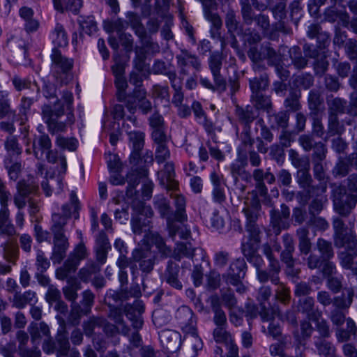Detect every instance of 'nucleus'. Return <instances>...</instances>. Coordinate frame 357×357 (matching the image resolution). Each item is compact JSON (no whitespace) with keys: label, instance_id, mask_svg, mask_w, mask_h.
<instances>
[{"label":"nucleus","instance_id":"nucleus-1","mask_svg":"<svg viewBox=\"0 0 357 357\" xmlns=\"http://www.w3.org/2000/svg\"><path fill=\"white\" fill-rule=\"evenodd\" d=\"M63 114L64 109L62 105H60L59 100L54 103V109L48 105L43 106L42 117L50 133L64 132L67 126L72 125L75 122V116L72 111L67 113L66 120L64 121L60 120Z\"/></svg>","mask_w":357,"mask_h":357},{"label":"nucleus","instance_id":"nucleus-2","mask_svg":"<svg viewBox=\"0 0 357 357\" xmlns=\"http://www.w3.org/2000/svg\"><path fill=\"white\" fill-rule=\"evenodd\" d=\"M223 56L220 52H213L208 58V68L213 76L214 84L208 78L201 77L200 84L212 91L224 92L227 90V82L220 73Z\"/></svg>","mask_w":357,"mask_h":357},{"label":"nucleus","instance_id":"nucleus-3","mask_svg":"<svg viewBox=\"0 0 357 357\" xmlns=\"http://www.w3.org/2000/svg\"><path fill=\"white\" fill-rule=\"evenodd\" d=\"M51 59L54 77L61 84H66L72 78L70 72L74 64L73 59L63 56L56 48L53 49Z\"/></svg>","mask_w":357,"mask_h":357},{"label":"nucleus","instance_id":"nucleus-4","mask_svg":"<svg viewBox=\"0 0 357 357\" xmlns=\"http://www.w3.org/2000/svg\"><path fill=\"white\" fill-rule=\"evenodd\" d=\"M202 5L205 18L211 24L210 33L213 38L218 39L221 42L222 47L225 45L224 38L221 35L222 21L220 15L213 13L218 7L215 0H199Z\"/></svg>","mask_w":357,"mask_h":357},{"label":"nucleus","instance_id":"nucleus-5","mask_svg":"<svg viewBox=\"0 0 357 357\" xmlns=\"http://www.w3.org/2000/svg\"><path fill=\"white\" fill-rule=\"evenodd\" d=\"M335 230V245L337 247H345L349 250H354L356 245V238L352 234L349 232L342 220L336 218L333 220Z\"/></svg>","mask_w":357,"mask_h":357},{"label":"nucleus","instance_id":"nucleus-6","mask_svg":"<svg viewBox=\"0 0 357 357\" xmlns=\"http://www.w3.org/2000/svg\"><path fill=\"white\" fill-rule=\"evenodd\" d=\"M133 260L139 263V270L144 274H149L154 268L157 259L156 255L151 251V247L136 248L132 252Z\"/></svg>","mask_w":357,"mask_h":357},{"label":"nucleus","instance_id":"nucleus-7","mask_svg":"<svg viewBox=\"0 0 357 357\" xmlns=\"http://www.w3.org/2000/svg\"><path fill=\"white\" fill-rule=\"evenodd\" d=\"M38 190V185L33 181H20L17 185V192L14 195L13 201L19 210L25 207L31 195H35Z\"/></svg>","mask_w":357,"mask_h":357},{"label":"nucleus","instance_id":"nucleus-8","mask_svg":"<svg viewBox=\"0 0 357 357\" xmlns=\"http://www.w3.org/2000/svg\"><path fill=\"white\" fill-rule=\"evenodd\" d=\"M271 226L275 235H279L282 230L289 227V218L290 216L289 208L284 204L280 206V211L272 209L270 211Z\"/></svg>","mask_w":357,"mask_h":357},{"label":"nucleus","instance_id":"nucleus-9","mask_svg":"<svg viewBox=\"0 0 357 357\" xmlns=\"http://www.w3.org/2000/svg\"><path fill=\"white\" fill-rule=\"evenodd\" d=\"M177 325L183 333L195 331L197 320L192 310L188 306L183 305L178 308L175 314Z\"/></svg>","mask_w":357,"mask_h":357},{"label":"nucleus","instance_id":"nucleus-10","mask_svg":"<svg viewBox=\"0 0 357 357\" xmlns=\"http://www.w3.org/2000/svg\"><path fill=\"white\" fill-rule=\"evenodd\" d=\"M243 212L246 217V223L256 222L260 215L261 203L257 191L249 192V197L244 202Z\"/></svg>","mask_w":357,"mask_h":357},{"label":"nucleus","instance_id":"nucleus-11","mask_svg":"<svg viewBox=\"0 0 357 357\" xmlns=\"http://www.w3.org/2000/svg\"><path fill=\"white\" fill-rule=\"evenodd\" d=\"M268 270L257 268V277L261 283H265L270 280L272 284L279 283V273L281 271V266L279 261L275 258L268 259Z\"/></svg>","mask_w":357,"mask_h":357},{"label":"nucleus","instance_id":"nucleus-12","mask_svg":"<svg viewBox=\"0 0 357 357\" xmlns=\"http://www.w3.org/2000/svg\"><path fill=\"white\" fill-rule=\"evenodd\" d=\"M161 343L168 352L174 353L177 351L181 346V334L173 330L165 329L160 333Z\"/></svg>","mask_w":357,"mask_h":357},{"label":"nucleus","instance_id":"nucleus-13","mask_svg":"<svg viewBox=\"0 0 357 357\" xmlns=\"http://www.w3.org/2000/svg\"><path fill=\"white\" fill-rule=\"evenodd\" d=\"M53 236L52 259L54 263L60 264L66 257L69 247L68 239L65 234L53 235Z\"/></svg>","mask_w":357,"mask_h":357},{"label":"nucleus","instance_id":"nucleus-14","mask_svg":"<svg viewBox=\"0 0 357 357\" xmlns=\"http://www.w3.org/2000/svg\"><path fill=\"white\" fill-rule=\"evenodd\" d=\"M178 66L181 69V73L188 75V66H192L196 70L201 68V62L198 57L188 52L187 50H182L181 54L176 56Z\"/></svg>","mask_w":357,"mask_h":357},{"label":"nucleus","instance_id":"nucleus-15","mask_svg":"<svg viewBox=\"0 0 357 357\" xmlns=\"http://www.w3.org/2000/svg\"><path fill=\"white\" fill-rule=\"evenodd\" d=\"M179 271V265L173 261L169 260L167 263L166 269L162 274L163 280L173 288L178 290L183 288L182 283L178 279Z\"/></svg>","mask_w":357,"mask_h":357},{"label":"nucleus","instance_id":"nucleus-16","mask_svg":"<svg viewBox=\"0 0 357 357\" xmlns=\"http://www.w3.org/2000/svg\"><path fill=\"white\" fill-rule=\"evenodd\" d=\"M174 165L172 162H167L165 165L164 169L159 173L160 183L167 190H176L178 183L174 179Z\"/></svg>","mask_w":357,"mask_h":357},{"label":"nucleus","instance_id":"nucleus-17","mask_svg":"<svg viewBox=\"0 0 357 357\" xmlns=\"http://www.w3.org/2000/svg\"><path fill=\"white\" fill-rule=\"evenodd\" d=\"M146 238L156 247L161 257H172V250L171 248L166 245L164 238L158 233L150 232L146 234Z\"/></svg>","mask_w":357,"mask_h":357},{"label":"nucleus","instance_id":"nucleus-18","mask_svg":"<svg viewBox=\"0 0 357 357\" xmlns=\"http://www.w3.org/2000/svg\"><path fill=\"white\" fill-rule=\"evenodd\" d=\"M128 135L133 149L130 158L135 160H138L144 146L145 134L141 131H133L128 132Z\"/></svg>","mask_w":357,"mask_h":357},{"label":"nucleus","instance_id":"nucleus-19","mask_svg":"<svg viewBox=\"0 0 357 357\" xmlns=\"http://www.w3.org/2000/svg\"><path fill=\"white\" fill-rule=\"evenodd\" d=\"M15 234V228L9 220L8 208L2 207L0 210V235L13 236Z\"/></svg>","mask_w":357,"mask_h":357},{"label":"nucleus","instance_id":"nucleus-20","mask_svg":"<svg viewBox=\"0 0 357 357\" xmlns=\"http://www.w3.org/2000/svg\"><path fill=\"white\" fill-rule=\"evenodd\" d=\"M34 155L38 159L43 158L45 151H47L52 147V142L50 137L46 134H42L36 137L33 141Z\"/></svg>","mask_w":357,"mask_h":357},{"label":"nucleus","instance_id":"nucleus-21","mask_svg":"<svg viewBox=\"0 0 357 357\" xmlns=\"http://www.w3.org/2000/svg\"><path fill=\"white\" fill-rule=\"evenodd\" d=\"M81 289V284L75 277H70L67 280V285L63 288V295L68 301L74 303L78 294L77 291Z\"/></svg>","mask_w":357,"mask_h":357},{"label":"nucleus","instance_id":"nucleus-22","mask_svg":"<svg viewBox=\"0 0 357 357\" xmlns=\"http://www.w3.org/2000/svg\"><path fill=\"white\" fill-rule=\"evenodd\" d=\"M36 294L31 290L26 291L23 294L16 291L13 296V304L17 308H24L27 304H31L36 302Z\"/></svg>","mask_w":357,"mask_h":357},{"label":"nucleus","instance_id":"nucleus-23","mask_svg":"<svg viewBox=\"0 0 357 357\" xmlns=\"http://www.w3.org/2000/svg\"><path fill=\"white\" fill-rule=\"evenodd\" d=\"M195 250L190 243L178 242L176 244L172 257L180 261L183 257L192 258Z\"/></svg>","mask_w":357,"mask_h":357},{"label":"nucleus","instance_id":"nucleus-24","mask_svg":"<svg viewBox=\"0 0 357 357\" xmlns=\"http://www.w3.org/2000/svg\"><path fill=\"white\" fill-rule=\"evenodd\" d=\"M247 165V158L245 155H238V158L231 165V173L236 179L240 175H245L246 181H248L251 178L250 174L244 169Z\"/></svg>","mask_w":357,"mask_h":357},{"label":"nucleus","instance_id":"nucleus-25","mask_svg":"<svg viewBox=\"0 0 357 357\" xmlns=\"http://www.w3.org/2000/svg\"><path fill=\"white\" fill-rule=\"evenodd\" d=\"M79 210V199L75 192H71L70 195L69 203L65 204L61 207L62 213L61 215L66 217L70 219L72 213H78ZM75 218H78V214L75 216Z\"/></svg>","mask_w":357,"mask_h":357},{"label":"nucleus","instance_id":"nucleus-26","mask_svg":"<svg viewBox=\"0 0 357 357\" xmlns=\"http://www.w3.org/2000/svg\"><path fill=\"white\" fill-rule=\"evenodd\" d=\"M151 221L148 219L143 218L142 216L132 218L131 220V225L133 233L135 235H141L145 233V236L149 234L151 228Z\"/></svg>","mask_w":357,"mask_h":357},{"label":"nucleus","instance_id":"nucleus-27","mask_svg":"<svg viewBox=\"0 0 357 357\" xmlns=\"http://www.w3.org/2000/svg\"><path fill=\"white\" fill-rule=\"evenodd\" d=\"M266 172L262 169H255L252 172V177L256 182L255 188L257 195L261 197H266L268 194V189L264 182L265 178Z\"/></svg>","mask_w":357,"mask_h":357},{"label":"nucleus","instance_id":"nucleus-28","mask_svg":"<svg viewBox=\"0 0 357 357\" xmlns=\"http://www.w3.org/2000/svg\"><path fill=\"white\" fill-rule=\"evenodd\" d=\"M68 220L66 217L61 215V213H53L52 215V224L50 228L53 235L65 234L64 227Z\"/></svg>","mask_w":357,"mask_h":357},{"label":"nucleus","instance_id":"nucleus-29","mask_svg":"<svg viewBox=\"0 0 357 357\" xmlns=\"http://www.w3.org/2000/svg\"><path fill=\"white\" fill-rule=\"evenodd\" d=\"M184 340L187 341L189 347L193 350L194 356H197L198 351L203 347L202 339L198 335L197 328H195V331L185 333Z\"/></svg>","mask_w":357,"mask_h":357},{"label":"nucleus","instance_id":"nucleus-30","mask_svg":"<svg viewBox=\"0 0 357 357\" xmlns=\"http://www.w3.org/2000/svg\"><path fill=\"white\" fill-rule=\"evenodd\" d=\"M309 171L310 167H304L298 169L296 174V179L298 185L308 192H310V188H312V178Z\"/></svg>","mask_w":357,"mask_h":357},{"label":"nucleus","instance_id":"nucleus-31","mask_svg":"<svg viewBox=\"0 0 357 357\" xmlns=\"http://www.w3.org/2000/svg\"><path fill=\"white\" fill-rule=\"evenodd\" d=\"M235 113L239 121L245 125H249L256 119V115L250 106L242 107L236 105Z\"/></svg>","mask_w":357,"mask_h":357},{"label":"nucleus","instance_id":"nucleus-32","mask_svg":"<svg viewBox=\"0 0 357 357\" xmlns=\"http://www.w3.org/2000/svg\"><path fill=\"white\" fill-rule=\"evenodd\" d=\"M128 23L135 30V33L140 38H144L146 34V30L141 22L139 16L134 13L129 12L126 15Z\"/></svg>","mask_w":357,"mask_h":357},{"label":"nucleus","instance_id":"nucleus-33","mask_svg":"<svg viewBox=\"0 0 357 357\" xmlns=\"http://www.w3.org/2000/svg\"><path fill=\"white\" fill-rule=\"evenodd\" d=\"M248 56L253 62L254 70H259L261 68H264L263 66L259 65V63L266 59V55L264 50H259L257 46H252L248 51Z\"/></svg>","mask_w":357,"mask_h":357},{"label":"nucleus","instance_id":"nucleus-34","mask_svg":"<svg viewBox=\"0 0 357 357\" xmlns=\"http://www.w3.org/2000/svg\"><path fill=\"white\" fill-rule=\"evenodd\" d=\"M239 24L235 11L229 9L225 15V25L229 33L240 34L242 29Z\"/></svg>","mask_w":357,"mask_h":357},{"label":"nucleus","instance_id":"nucleus-35","mask_svg":"<svg viewBox=\"0 0 357 357\" xmlns=\"http://www.w3.org/2000/svg\"><path fill=\"white\" fill-rule=\"evenodd\" d=\"M250 86L252 94L261 93L268 86V78L266 73L261 75L259 77H255L250 80Z\"/></svg>","mask_w":357,"mask_h":357},{"label":"nucleus","instance_id":"nucleus-36","mask_svg":"<svg viewBox=\"0 0 357 357\" xmlns=\"http://www.w3.org/2000/svg\"><path fill=\"white\" fill-rule=\"evenodd\" d=\"M299 310L306 314L310 319L315 320L317 314L314 312V301L312 297H305L299 301Z\"/></svg>","mask_w":357,"mask_h":357},{"label":"nucleus","instance_id":"nucleus-37","mask_svg":"<svg viewBox=\"0 0 357 357\" xmlns=\"http://www.w3.org/2000/svg\"><path fill=\"white\" fill-rule=\"evenodd\" d=\"M312 324L307 321H303L301 323V331L296 330L294 331V336L300 344L310 338L313 332Z\"/></svg>","mask_w":357,"mask_h":357},{"label":"nucleus","instance_id":"nucleus-38","mask_svg":"<svg viewBox=\"0 0 357 357\" xmlns=\"http://www.w3.org/2000/svg\"><path fill=\"white\" fill-rule=\"evenodd\" d=\"M175 201L176 211L175 218L179 222H183L187 219L185 214V199L183 196L178 194L172 195Z\"/></svg>","mask_w":357,"mask_h":357},{"label":"nucleus","instance_id":"nucleus-39","mask_svg":"<svg viewBox=\"0 0 357 357\" xmlns=\"http://www.w3.org/2000/svg\"><path fill=\"white\" fill-rule=\"evenodd\" d=\"M241 14L243 22L247 25H250L254 22L255 17L254 10L249 0H240Z\"/></svg>","mask_w":357,"mask_h":357},{"label":"nucleus","instance_id":"nucleus-40","mask_svg":"<svg viewBox=\"0 0 357 357\" xmlns=\"http://www.w3.org/2000/svg\"><path fill=\"white\" fill-rule=\"evenodd\" d=\"M100 270V266L94 261H89L84 267L79 270L78 276L82 281L87 282L91 275L99 272Z\"/></svg>","mask_w":357,"mask_h":357},{"label":"nucleus","instance_id":"nucleus-41","mask_svg":"<svg viewBox=\"0 0 357 357\" xmlns=\"http://www.w3.org/2000/svg\"><path fill=\"white\" fill-rule=\"evenodd\" d=\"M344 131V125L339 121L338 116L335 114H329L328 123V133L331 136L340 135Z\"/></svg>","mask_w":357,"mask_h":357},{"label":"nucleus","instance_id":"nucleus-42","mask_svg":"<svg viewBox=\"0 0 357 357\" xmlns=\"http://www.w3.org/2000/svg\"><path fill=\"white\" fill-rule=\"evenodd\" d=\"M125 312L126 317L131 321L133 328L139 330L142 328L144 321L139 312H137L132 306H126Z\"/></svg>","mask_w":357,"mask_h":357},{"label":"nucleus","instance_id":"nucleus-43","mask_svg":"<svg viewBox=\"0 0 357 357\" xmlns=\"http://www.w3.org/2000/svg\"><path fill=\"white\" fill-rule=\"evenodd\" d=\"M289 158L291 165L297 169L310 167V160L307 157H301L294 149L289 151Z\"/></svg>","mask_w":357,"mask_h":357},{"label":"nucleus","instance_id":"nucleus-44","mask_svg":"<svg viewBox=\"0 0 357 357\" xmlns=\"http://www.w3.org/2000/svg\"><path fill=\"white\" fill-rule=\"evenodd\" d=\"M53 41L58 47H66L68 45V36L61 24H56L53 31Z\"/></svg>","mask_w":357,"mask_h":357},{"label":"nucleus","instance_id":"nucleus-45","mask_svg":"<svg viewBox=\"0 0 357 357\" xmlns=\"http://www.w3.org/2000/svg\"><path fill=\"white\" fill-rule=\"evenodd\" d=\"M315 346L318 354L324 357H332L335 351V347L332 344L325 340L319 339L315 342Z\"/></svg>","mask_w":357,"mask_h":357},{"label":"nucleus","instance_id":"nucleus-46","mask_svg":"<svg viewBox=\"0 0 357 357\" xmlns=\"http://www.w3.org/2000/svg\"><path fill=\"white\" fill-rule=\"evenodd\" d=\"M317 246L321 253V257L323 261L329 260L333 257V250L331 242L323 238H319Z\"/></svg>","mask_w":357,"mask_h":357},{"label":"nucleus","instance_id":"nucleus-47","mask_svg":"<svg viewBox=\"0 0 357 357\" xmlns=\"http://www.w3.org/2000/svg\"><path fill=\"white\" fill-rule=\"evenodd\" d=\"M347 101L340 98H334L328 100L329 114H335L345 112Z\"/></svg>","mask_w":357,"mask_h":357},{"label":"nucleus","instance_id":"nucleus-48","mask_svg":"<svg viewBox=\"0 0 357 357\" xmlns=\"http://www.w3.org/2000/svg\"><path fill=\"white\" fill-rule=\"evenodd\" d=\"M109 317L121 327V333L123 335H128L130 332V328L126 326L123 319L122 312L119 308H113L110 310Z\"/></svg>","mask_w":357,"mask_h":357},{"label":"nucleus","instance_id":"nucleus-49","mask_svg":"<svg viewBox=\"0 0 357 357\" xmlns=\"http://www.w3.org/2000/svg\"><path fill=\"white\" fill-rule=\"evenodd\" d=\"M259 316L263 321L273 322V321L275 317L282 319V314L278 307L267 308L264 305H261Z\"/></svg>","mask_w":357,"mask_h":357},{"label":"nucleus","instance_id":"nucleus-50","mask_svg":"<svg viewBox=\"0 0 357 357\" xmlns=\"http://www.w3.org/2000/svg\"><path fill=\"white\" fill-rule=\"evenodd\" d=\"M56 144L62 149H68L70 151H74L78 146L77 140L74 137H65L59 135L56 139Z\"/></svg>","mask_w":357,"mask_h":357},{"label":"nucleus","instance_id":"nucleus-51","mask_svg":"<svg viewBox=\"0 0 357 357\" xmlns=\"http://www.w3.org/2000/svg\"><path fill=\"white\" fill-rule=\"evenodd\" d=\"M46 159L50 163H59L61 165V172L64 174L66 171L67 163L66 158L63 155H58V152L51 149L47 151Z\"/></svg>","mask_w":357,"mask_h":357},{"label":"nucleus","instance_id":"nucleus-52","mask_svg":"<svg viewBox=\"0 0 357 357\" xmlns=\"http://www.w3.org/2000/svg\"><path fill=\"white\" fill-rule=\"evenodd\" d=\"M277 286L275 289V298L277 301L286 304L290 300V290L279 280L278 284H274Z\"/></svg>","mask_w":357,"mask_h":357},{"label":"nucleus","instance_id":"nucleus-53","mask_svg":"<svg viewBox=\"0 0 357 357\" xmlns=\"http://www.w3.org/2000/svg\"><path fill=\"white\" fill-rule=\"evenodd\" d=\"M225 328L226 326H218L214 329L213 335L215 342L227 344L234 340L231 334L226 331Z\"/></svg>","mask_w":357,"mask_h":357},{"label":"nucleus","instance_id":"nucleus-54","mask_svg":"<svg viewBox=\"0 0 357 357\" xmlns=\"http://www.w3.org/2000/svg\"><path fill=\"white\" fill-rule=\"evenodd\" d=\"M95 295L90 290H86L82 293V300L81 305L83 307L84 314L87 315L91 311V307L93 305Z\"/></svg>","mask_w":357,"mask_h":357},{"label":"nucleus","instance_id":"nucleus-55","mask_svg":"<svg viewBox=\"0 0 357 357\" xmlns=\"http://www.w3.org/2000/svg\"><path fill=\"white\" fill-rule=\"evenodd\" d=\"M290 56L294 65L298 69L304 68L307 63V61L304 58L298 47H294L290 50Z\"/></svg>","mask_w":357,"mask_h":357},{"label":"nucleus","instance_id":"nucleus-56","mask_svg":"<svg viewBox=\"0 0 357 357\" xmlns=\"http://www.w3.org/2000/svg\"><path fill=\"white\" fill-rule=\"evenodd\" d=\"M344 51L348 59L357 63V40L350 38L344 45Z\"/></svg>","mask_w":357,"mask_h":357},{"label":"nucleus","instance_id":"nucleus-57","mask_svg":"<svg viewBox=\"0 0 357 357\" xmlns=\"http://www.w3.org/2000/svg\"><path fill=\"white\" fill-rule=\"evenodd\" d=\"M312 155V162H323L326 157L327 149L326 145L319 142L314 144Z\"/></svg>","mask_w":357,"mask_h":357},{"label":"nucleus","instance_id":"nucleus-58","mask_svg":"<svg viewBox=\"0 0 357 357\" xmlns=\"http://www.w3.org/2000/svg\"><path fill=\"white\" fill-rule=\"evenodd\" d=\"M155 158L158 163H163L170 158V151L167 144L155 146Z\"/></svg>","mask_w":357,"mask_h":357},{"label":"nucleus","instance_id":"nucleus-59","mask_svg":"<svg viewBox=\"0 0 357 357\" xmlns=\"http://www.w3.org/2000/svg\"><path fill=\"white\" fill-rule=\"evenodd\" d=\"M88 252L87 249L84 243L81 241L74 248L72 252L69 255V257L73 258L74 260L80 263V261L87 257Z\"/></svg>","mask_w":357,"mask_h":357},{"label":"nucleus","instance_id":"nucleus-60","mask_svg":"<svg viewBox=\"0 0 357 357\" xmlns=\"http://www.w3.org/2000/svg\"><path fill=\"white\" fill-rule=\"evenodd\" d=\"M56 343L58 344V354L60 356H66L70 349L68 337L65 333H59L56 337Z\"/></svg>","mask_w":357,"mask_h":357},{"label":"nucleus","instance_id":"nucleus-61","mask_svg":"<svg viewBox=\"0 0 357 357\" xmlns=\"http://www.w3.org/2000/svg\"><path fill=\"white\" fill-rule=\"evenodd\" d=\"M246 264L243 259H236L233 261L229 268L228 273L231 275H245Z\"/></svg>","mask_w":357,"mask_h":357},{"label":"nucleus","instance_id":"nucleus-62","mask_svg":"<svg viewBox=\"0 0 357 357\" xmlns=\"http://www.w3.org/2000/svg\"><path fill=\"white\" fill-rule=\"evenodd\" d=\"M252 99L257 109H268L271 107V99L264 96L261 93L252 94Z\"/></svg>","mask_w":357,"mask_h":357},{"label":"nucleus","instance_id":"nucleus-63","mask_svg":"<svg viewBox=\"0 0 357 357\" xmlns=\"http://www.w3.org/2000/svg\"><path fill=\"white\" fill-rule=\"evenodd\" d=\"M294 82L297 87L307 89L312 86L314 79L310 74H303L297 76Z\"/></svg>","mask_w":357,"mask_h":357},{"label":"nucleus","instance_id":"nucleus-64","mask_svg":"<svg viewBox=\"0 0 357 357\" xmlns=\"http://www.w3.org/2000/svg\"><path fill=\"white\" fill-rule=\"evenodd\" d=\"M245 229L249 234V240L253 241L254 243L258 244L261 241V230L256 222L246 223Z\"/></svg>","mask_w":357,"mask_h":357}]
</instances>
